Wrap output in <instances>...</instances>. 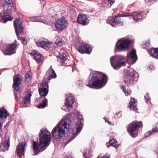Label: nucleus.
Returning a JSON list of instances; mask_svg holds the SVG:
<instances>
[{
  "instance_id": "f257e3e1",
  "label": "nucleus",
  "mask_w": 158,
  "mask_h": 158,
  "mask_svg": "<svg viewBox=\"0 0 158 158\" xmlns=\"http://www.w3.org/2000/svg\"><path fill=\"white\" fill-rule=\"evenodd\" d=\"M108 79L106 75L97 72L92 74L91 79L92 83H89L87 86L91 88L99 89L105 86Z\"/></svg>"
},
{
  "instance_id": "f03ea898",
  "label": "nucleus",
  "mask_w": 158,
  "mask_h": 158,
  "mask_svg": "<svg viewBox=\"0 0 158 158\" xmlns=\"http://www.w3.org/2000/svg\"><path fill=\"white\" fill-rule=\"evenodd\" d=\"M71 123L70 120L68 118L61 121L53 129L52 131L53 136L56 139H60L63 137L65 133L64 129L68 130Z\"/></svg>"
},
{
  "instance_id": "7ed1b4c3",
  "label": "nucleus",
  "mask_w": 158,
  "mask_h": 158,
  "mask_svg": "<svg viewBox=\"0 0 158 158\" xmlns=\"http://www.w3.org/2000/svg\"><path fill=\"white\" fill-rule=\"evenodd\" d=\"M134 41L129 38L122 39L116 44V47L119 51L128 50L130 48Z\"/></svg>"
},
{
  "instance_id": "20e7f679",
  "label": "nucleus",
  "mask_w": 158,
  "mask_h": 158,
  "mask_svg": "<svg viewBox=\"0 0 158 158\" xmlns=\"http://www.w3.org/2000/svg\"><path fill=\"white\" fill-rule=\"evenodd\" d=\"M83 121V119L82 116L80 115H78L77 118L76 119V122L75 126L72 130L73 135L68 139V141L66 142V144L69 143L73 139L77 136V134L81 131L83 125L82 123Z\"/></svg>"
},
{
  "instance_id": "39448f33",
  "label": "nucleus",
  "mask_w": 158,
  "mask_h": 158,
  "mask_svg": "<svg viewBox=\"0 0 158 158\" xmlns=\"http://www.w3.org/2000/svg\"><path fill=\"white\" fill-rule=\"evenodd\" d=\"M39 146L42 147V150L45 149L51 141L50 133L45 131H42L39 134Z\"/></svg>"
},
{
  "instance_id": "423d86ee",
  "label": "nucleus",
  "mask_w": 158,
  "mask_h": 158,
  "mask_svg": "<svg viewBox=\"0 0 158 158\" xmlns=\"http://www.w3.org/2000/svg\"><path fill=\"white\" fill-rule=\"evenodd\" d=\"M142 121L136 120L133 121L128 125L127 131L131 136L135 137L137 136L139 128L142 127Z\"/></svg>"
},
{
  "instance_id": "0eeeda50",
  "label": "nucleus",
  "mask_w": 158,
  "mask_h": 158,
  "mask_svg": "<svg viewBox=\"0 0 158 158\" xmlns=\"http://www.w3.org/2000/svg\"><path fill=\"white\" fill-rule=\"evenodd\" d=\"M110 61L112 66L116 69L125 64L124 58H122L116 56L111 57L110 59Z\"/></svg>"
},
{
  "instance_id": "6e6552de",
  "label": "nucleus",
  "mask_w": 158,
  "mask_h": 158,
  "mask_svg": "<svg viewBox=\"0 0 158 158\" xmlns=\"http://www.w3.org/2000/svg\"><path fill=\"white\" fill-rule=\"evenodd\" d=\"M135 72L131 69L127 70L124 75V83L128 86L129 84H132L134 81V75Z\"/></svg>"
},
{
  "instance_id": "1a4fd4ad",
  "label": "nucleus",
  "mask_w": 158,
  "mask_h": 158,
  "mask_svg": "<svg viewBox=\"0 0 158 158\" xmlns=\"http://www.w3.org/2000/svg\"><path fill=\"white\" fill-rule=\"evenodd\" d=\"M14 26L16 34L18 37L19 36L23 33V31L22 22L19 19H16L14 21Z\"/></svg>"
},
{
  "instance_id": "9d476101",
  "label": "nucleus",
  "mask_w": 158,
  "mask_h": 158,
  "mask_svg": "<svg viewBox=\"0 0 158 158\" xmlns=\"http://www.w3.org/2000/svg\"><path fill=\"white\" fill-rule=\"evenodd\" d=\"M38 89L41 97H44L47 96L48 92V83L45 80H43Z\"/></svg>"
},
{
  "instance_id": "9b49d317",
  "label": "nucleus",
  "mask_w": 158,
  "mask_h": 158,
  "mask_svg": "<svg viewBox=\"0 0 158 158\" xmlns=\"http://www.w3.org/2000/svg\"><path fill=\"white\" fill-rule=\"evenodd\" d=\"M18 47V44H7L6 45V48L3 50V53L5 55H11L15 52V49Z\"/></svg>"
},
{
  "instance_id": "f8f14e48",
  "label": "nucleus",
  "mask_w": 158,
  "mask_h": 158,
  "mask_svg": "<svg viewBox=\"0 0 158 158\" xmlns=\"http://www.w3.org/2000/svg\"><path fill=\"white\" fill-rule=\"evenodd\" d=\"M66 21L64 17L58 19L55 23V27L59 31H62L66 28Z\"/></svg>"
},
{
  "instance_id": "ddd939ff",
  "label": "nucleus",
  "mask_w": 158,
  "mask_h": 158,
  "mask_svg": "<svg viewBox=\"0 0 158 158\" xmlns=\"http://www.w3.org/2000/svg\"><path fill=\"white\" fill-rule=\"evenodd\" d=\"M36 44L38 47H41L46 49L51 48V44L47 41L46 39L44 38H41L39 39Z\"/></svg>"
},
{
  "instance_id": "4468645a",
  "label": "nucleus",
  "mask_w": 158,
  "mask_h": 158,
  "mask_svg": "<svg viewBox=\"0 0 158 158\" xmlns=\"http://www.w3.org/2000/svg\"><path fill=\"white\" fill-rule=\"evenodd\" d=\"M125 13L123 14L122 15L120 14V15L113 16L111 19H108V23L110 24L111 26L113 27H115V25L117 24H119L121 23L122 24L120 20L119 17L122 16V15H125Z\"/></svg>"
},
{
  "instance_id": "2eb2a0df",
  "label": "nucleus",
  "mask_w": 158,
  "mask_h": 158,
  "mask_svg": "<svg viewBox=\"0 0 158 158\" xmlns=\"http://www.w3.org/2000/svg\"><path fill=\"white\" fill-rule=\"evenodd\" d=\"M26 144L24 142H20L19 143L17 147L16 152L19 157H20L23 155L25 150V147Z\"/></svg>"
},
{
  "instance_id": "dca6fc26",
  "label": "nucleus",
  "mask_w": 158,
  "mask_h": 158,
  "mask_svg": "<svg viewBox=\"0 0 158 158\" xmlns=\"http://www.w3.org/2000/svg\"><path fill=\"white\" fill-rule=\"evenodd\" d=\"M0 17L4 23H5L8 21L12 20V18L10 12L6 10L3 11L2 13H0Z\"/></svg>"
},
{
  "instance_id": "f3484780",
  "label": "nucleus",
  "mask_w": 158,
  "mask_h": 158,
  "mask_svg": "<svg viewBox=\"0 0 158 158\" xmlns=\"http://www.w3.org/2000/svg\"><path fill=\"white\" fill-rule=\"evenodd\" d=\"M32 56L33 59L35 60L36 62L38 63H40L43 59V56L42 54L36 51H33L30 53Z\"/></svg>"
},
{
  "instance_id": "a211bd4d",
  "label": "nucleus",
  "mask_w": 158,
  "mask_h": 158,
  "mask_svg": "<svg viewBox=\"0 0 158 158\" xmlns=\"http://www.w3.org/2000/svg\"><path fill=\"white\" fill-rule=\"evenodd\" d=\"M13 81V87L16 91H18L19 90V86L21 83L22 79L20 78V75L18 74L14 76Z\"/></svg>"
},
{
  "instance_id": "6ab92c4d",
  "label": "nucleus",
  "mask_w": 158,
  "mask_h": 158,
  "mask_svg": "<svg viewBox=\"0 0 158 158\" xmlns=\"http://www.w3.org/2000/svg\"><path fill=\"white\" fill-rule=\"evenodd\" d=\"M78 22L82 25H87L89 22V20L87 19L86 16L84 14H80L77 18Z\"/></svg>"
},
{
  "instance_id": "aec40b11",
  "label": "nucleus",
  "mask_w": 158,
  "mask_h": 158,
  "mask_svg": "<svg viewBox=\"0 0 158 158\" xmlns=\"http://www.w3.org/2000/svg\"><path fill=\"white\" fill-rule=\"evenodd\" d=\"M128 60L133 63H135L137 59V56L136 54V51L135 49H132L127 55Z\"/></svg>"
},
{
  "instance_id": "412c9836",
  "label": "nucleus",
  "mask_w": 158,
  "mask_h": 158,
  "mask_svg": "<svg viewBox=\"0 0 158 158\" xmlns=\"http://www.w3.org/2000/svg\"><path fill=\"white\" fill-rule=\"evenodd\" d=\"M10 141L9 138L3 141L0 145V151H5L7 150L10 147Z\"/></svg>"
},
{
  "instance_id": "4be33fe9",
  "label": "nucleus",
  "mask_w": 158,
  "mask_h": 158,
  "mask_svg": "<svg viewBox=\"0 0 158 158\" xmlns=\"http://www.w3.org/2000/svg\"><path fill=\"white\" fill-rule=\"evenodd\" d=\"M31 94L29 92L25 94L24 98L23 100V105L25 107H27L28 104L30 102V100Z\"/></svg>"
},
{
  "instance_id": "5701e85b",
  "label": "nucleus",
  "mask_w": 158,
  "mask_h": 158,
  "mask_svg": "<svg viewBox=\"0 0 158 158\" xmlns=\"http://www.w3.org/2000/svg\"><path fill=\"white\" fill-rule=\"evenodd\" d=\"M143 13L141 11H134L132 13H126L125 15H122V17H127L130 16L131 15H138V19L139 21H140L142 18V13Z\"/></svg>"
},
{
  "instance_id": "b1692460",
  "label": "nucleus",
  "mask_w": 158,
  "mask_h": 158,
  "mask_svg": "<svg viewBox=\"0 0 158 158\" xmlns=\"http://www.w3.org/2000/svg\"><path fill=\"white\" fill-rule=\"evenodd\" d=\"M59 56L61 63L62 65L64 66L66 65V64L64 62L67 58V56L65 52L63 51H60L59 52Z\"/></svg>"
},
{
  "instance_id": "393cba45",
  "label": "nucleus",
  "mask_w": 158,
  "mask_h": 158,
  "mask_svg": "<svg viewBox=\"0 0 158 158\" xmlns=\"http://www.w3.org/2000/svg\"><path fill=\"white\" fill-rule=\"evenodd\" d=\"M85 47L86 49L89 48V45L86 44H83L79 45L77 48V50L79 52L82 54L84 53H89V51L88 50H85L86 51H84L83 48Z\"/></svg>"
},
{
  "instance_id": "a878e982",
  "label": "nucleus",
  "mask_w": 158,
  "mask_h": 158,
  "mask_svg": "<svg viewBox=\"0 0 158 158\" xmlns=\"http://www.w3.org/2000/svg\"><path fill=\"white\" fill-rule=\"evenodd\" d=\"M47 74L49 75V76L47 78V79L50 80L52 78H55L56 77V75L55 71L52 69H49L47 73Z\"/></svg>"
},
{
  "instance_id": "bb28decb",
  "label": "nucleus",
  "mask_w": 158,
  "mask_h": 158,
  "mask_svg": "<svg viewBox=\"0 0 158 158\" xmlns=\"http://www.w3.org/2000/svg\"><path fill=\"white\" fill-rule=\"evenodd\" d=\"M39 146H39V145H38L37 143L33 140V150L34 151V153L35 155H37V154L39 152H40L43 151L42 147L40 148L39 147ZM41 147H42L41 146Z\"/></svg>"
},
{
  "instance_id": "cd10ccee",
  "label": "nucleus",
  "mask_w": 158,
  "mask_h": 158,
  "mask_svg": "<svg viewBox=\"0 0 158 158\" xmlns=\"http://www.w3.org/2000/svg\"><path fill=\"white\" fill-rule=\"evenodd\" d=\"M13 6V3L12 0H8V2L6 1L3 3V7L5 9L7 10H10L12 9Z\"/></svg>"
},
{
  "instance_id": "c85d7f7f",
  "label": "nucleus",
  "mask_w": 158,
  "mask_h": 158,
  "mask_svg": "<svg viewBox=\"0 0 158 158\" xmlns=\"http://www.w3.org/2000/svg\"><path fill=\"white\" fill-rule=\"evenodd\" d=\"M136 102V101L134 98H131L129 102L130 105L129 106V108L134 111H135L138 110L137 106H135Z\"/></svg>"
},
{
  "instance_id": "c756f323",
  "label": "nucleus",
  "mask_w": 158,
  "mask_h": 158,
  "mask_svg": "<svg viewBox=\"0 0 158 158\" xmlns=\"http://www.w3.org/2000/svg\"><path fill=\"white\" fill-rule=\"evenodd\" d=\"M9 113L7 112L4 107H2L0 109V119L3 117L6 118L7 116H9Z\"/></svg>"
},
{
  "instance_id": "7c9ffc66",
  "label": "nucleus",
  "mask_w": 158,
  "mask_h": 158,
  "mask_svg": "<svg viewBox=\"0 0 158 158\" xmlns=\"http://www.w3.org/2000/svg\"><path fill=\"white\" fill-rule=\"evenodd\" d=\"M150 54L152 57L158 59V48H152L151 50Z\"/></svg>"
},
{
  "instance_id": "2f4dec72",
  "label": "nucleus",
  "mask_w": 158,
  "mask_h": 158,
  "mask_svg": "<svg viewBox=\"0 0 158 158\" xmlns=\"http://www.w3.org/2000/svg\"><path fill=\"white\" fill-rule=\"evenodd\" d=\"M74 100L73 98H66V100L65 102V104L66 106L67 107H71L73 104L74 103Z\"/></svg>"
},
{
  "instance_id": "473e14b6",
  "label": "nucleus",
  "mask_w": 158,
  "mask_h": 158,
  "mask_svg": "<svg viewBox=\"0 0 158 158\" xmlns=\"http://www.w3.org/2000/svg\"><path fill=\"white\" fill-rule=\"evenodd\" d=\"M48 100L45 98V99L43 100L42 102L39 104L38 106L39 108H44L47 105Z\"/></svg>"
},
{
  "instance_id": "72a5a7b5",
  "label": "nucleus",
  "mask_w": 158,
  "mask_h": 158,
  "mask_svg": "<svg viewBox=\"0 0 158 158\" xmlns=\"http://www.w3.org/2000/svg\"><path fill=\"white\" fill-rule=\"evenodd\" d=\"M109 143L110 146H112L115 148L118 147V145L117 144V141L114 139L109 141Z\"/></svg>"
},
{
  "instance_id": "f704fd0d",
  "label": "nucleus",
  "mask_w": 158,
  "mask_h": 158,
  "mask_svg": "<svg viewBox=\"0 0 158 158\" xmlns=\"http://www.w3.org/2000/svg\"><path fill=\"white\" fill-rule=\"evenodd\" d=\"M32 76L29 73H27L26 75L25 79V82H28L30 81L32 78Z\"/></svg>"
},
{
  "instance_id": "c9c22d12",
  "label": "nucleus",
  "mask_w": 158,
  "mask_h": 158,
  "mask_svg": "<svg viewBox=\"0 0 158 158\" xmlns=\"http://www.w3.org/2000/svg\"><path fill=\"white\" fill-rule=\"evenodd\" d=\"M152 129V131H150V134H152L153 133H155L158 131V122L154 125Z\"/></svg>"
},
{
  "instance_id": "e433bc0d",
  "label": "nucleus",
  "mask_w": 158,
  "mask_h": 158,
  "mask_svg": "<svg viewBox=\"0 0 158 158\" xmlns=\"http://www.w3.org/2000/svg\"><path fill=\"white\" fill-rule=\"evenodd\" d=\"M120 88L123 90V91L125 94L126 96H128L129 95V94L126 87L123 85H120Z\"/></svg>"
},
{
  "instance_id": "4c0bfd02",
  "label": "nucleus",
  "mask_w": 158,
  "mask_h": 158,
  "mask_svg": "<svg viewBox=\"0 0 158 158\" xmlns=\"http://www.w3.org/2000/svg\"><path fill=\"white\" fill-rule=\"evenodd\" d=\"M55 43L59 46H61L63 44L62 40L61 39H57L56 40Z\"/></svg>"
},
{
  "instance_id": "58836bf2",
  "label": "nucleus",
  "mask_w": 158,
  "mask_h": 158,
  "mask_svg": "<svg viewBox=\"0 0 158 158\" xmlns=\"http://www.w3.org/2000/svg\"><path fill=\"white\" fill-rule=\"evenodd\" d=\"M131 16H132L133 17V19L134 20V21H135L136 22H138L139 21L138 19V15H131Z\"/></svg>"
},
{
  "instance_id": "ea45409f",
  "label": "nucleus",
  "mask_w": 158,
  "mask_h": 158,
  "mask_svg": "<svg viewBox=\"0 0 158 158\" xmlns=\"http://www.w3.org/2000/svg\"><path fill=\"white\" fill-rule=\"evenodd\" d=\"M149 43L148 42L145 41V43H144L142 45V47L143 48H145L149 46Z\"/></svg>"
},
{
  "instance_id": "a19ab883",
  "label": "nucleus",
  "mask_w": 158,
  "mask_h": 158,
  "mask_svg": "<svg viewBox=\"0 0 158 158\" xmlns=\"http://www.w3.org/2000/svg\"><path fill=\"white\" fill-rule=\"evenodd\" d=\"M89 152H88V153L87 152L84 153V156L85 158H89L91 157V156L89 155Z\"/></svg>"
},
{
  "instance_id": "79ce46f5",
  "label": "nucleus",
  "mask_w": 158,
  "mask_h": 158,
  "mask_svg": "<svg viewBox=\"0 0 158 158\" xmlns=\"http://www.w3.org/2000/svg\"><path fill=\"white\" fill-rule=\"evenodd\" d=\"M22 43L24 45H26L27 43V41L25 40V38H21V39Z\"/></svg>"
},
{
  "instance_id": "37998d69",
  "label": "nucleus",
  "mask_w": 158,
  "mask_h": 158,
  "mask_svg": "<svg viewBox=\"0 0 158 158\" xmlns=\"http://www.w3.org/2000/svg\"><path fill=\"white\" fill-rule=\"evenodd\" d=\"M83 50H84V51H86L85 50H89V53H87V54H90L91 53V51H92V49L90 48V47L89 45V48H88L87 49H86V48H85V47H84V48H83Z\"/></svg>"
},
{
  "instance_id": "c03bdc74",
  "label": "nucleus",
  "mask_w": 158,
  "mask_h": 158,
  "mask_svg": "<svg viewBox=\"0 0 158 158\" xmlns=\"http://www.w3.org/2000/svg\"><path fill=\"white\" fill-rule=\"evenodd\" d=\"M100 158H110V156L107 154L103 155Z\"/></svg>"
},
{
  "instance_id": "a18cd8bd",
  "label": "nucleus",
  "mask_w": 158,
  "mask_h": 158,
  "mask_svg": "<svg viewBox=\"0 0 158 158\" xmlns=\"http://www.w3.org/2000/svg\"><path fill=\"white\" fill-rule=\"evenodd\" d=\"M144 98L146 100V102H148L150 100V98L148 95H147L146 96H145Z\"/></svg>"
},
{
  "instance_id": "49530a36",
  "label": "nucleus",
  "mask_w": 158,
  "mask_h": 158,
  "mask_svg": "<svg viewBox=\"0 0 158 158\" xmlns=\"http://www.w3.org/2000/svg\"><path fill=\"white\" fill-rule=\"evenodd\" d=\"M103 119H104L106 123L107 122L108 123V124H109L110 125H111V122L110 121L108 120L106 118H104Z\"/></svg>"
},
{
  "instance_id": "de8ad7c7",
  "label": "nucleus",
  "mask_w": 158,
  "mask_h": 158,
  "mask_svg": "<svg viewBox=\"0 0 158 158\" xmlns=\"http://www.w3.org/2000/svg\"><path fill=\"white\" fill-rule=\"evenodd\" d=\"M110 2V3L111 5H112L114 2V0H107Z\"/></svg>"
},
{
  "instance_id": "09e8293b",
  "label": "nucleus",
  "mask_w": 158,
  "mask_h": 158,
  "mask_svg": "<svg viewBox=\"0 0 158 158\" xmlns=\"http://www.w3.org/2000/svg\"><path fill=\"white\" fill-rule=\"evenodd\" d=\"M145 1L147 2H156V0H145Z\"/></svg>"
},
{
  "instance_id": "8fccbe9b",
  "label": "nucleus",
  "mask_w": 158,
  "mask_h": 158,
  "mask_svg": "<svg viewBox=\"0 0 158 158\" xmlns=\"http://www.w3.org/2000/svg\"><path fill=\"white\" fill-rule=\"evenodd\" d=\"M17 41L16 40H15L14 41V43L13 44H17Z\"/></svg>"
},
{
  "instance_id": "3c124183",
  "label": "nucleus",
  "mask_w": 158,
  "mask_h": 158,
  "mask_svg": "<svg viewBox=\"0 0 158 158\" xmlns=\"http://www.w3.org/2000/svg\"><path fill=\"white\" fill-rule=\"evenodd\" d=\"M66 158H72L71 156H69L67 157Z\"/></svg>"
}]
</instances>
